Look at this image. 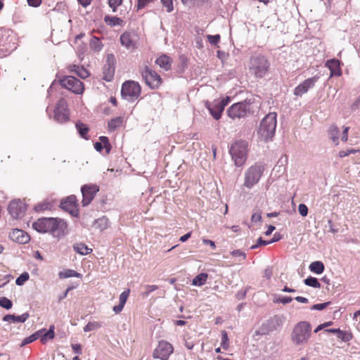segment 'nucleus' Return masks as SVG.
I'll list each match as a JSON object with an SVG mask.
<instances>
[{"instance_id":"1","label":"nucleus","mask_w":360,"mask_h":360,"mask_svg":"<svg viewBox=\"0 0 360 360\" xmlns=\"http://www.w3.org/2000/svg\"><path fill=\"white\" fill-rule=\"evenodd\" d=\"M311 335V326L308 321H300L293 328L291 340L295 345H306Z\"/></svg>"},{"instance_id":"2","label":"nucleus","mask_w":360,"mask_h":360,"mask_svg":"<svg viewBox=\"0 0 360 360\" xmlns=\"http://www.w3.org/2000/svg\"><path fill=\"white\" fill-rule=\"evenodd\" d=\"M276 117V112H269L262 119L257 131L260 139L269 141L274 137L277 124Z\"/></svg>"},{"instance_id":"3","label":"nucleus","mask_w":360,"mask_h":360,"mask_svg":"<svg viewBox=\"0 0 360 360\" xmlns=\"http://www.w3.org/2000/svg\"><path fill=\"white\" fill-rule=\"evenodd\" d=\"M265 167L260 163H255L249 167L244 172L243 187L248 190L256 186L262 179Z\"/></svg>"},{"instance_id":"4","label":"nucleus","mask_w":360,"mask_h":360,"mask_svg":"<svg viewBox=\"0 0 360 360\" xmlns=\"http://www.w3.org/2000/svg\"><path fill=\"white\" fill-rule=\"evenodd\" d=\"M270 63L267 58L262 55L253 56L248 64L250 74L256 78L264 77L269 71Z\"/></svg>"},{"instance_id":"5","label":"nucleus","mask_w":360,"mask_h":360,"mask_svg":"<svg viewBox=\"0 0 360 360\" xmlns=\"http://www.w3.org/2000/svg\"><path fill=\"white\" fill-rule=\"evenodd\" d=\"M248 143L245 141H237L230 148L229 153L235 165L240 167L247 160Z\"/></svg>"},{"instance_id":"6","label":"nucleus","mask_w":360,"mask_h":360,"mask_svg":"<svg viewBox=\"0 0 360 360\" xmlns=\"http://www.w3.org/2000/svg\"><path fill=\"white\" fill-rule=\"evenodd\" d=\"M9 30L0 28V57H4L10 54L16 49L14 42V36Z\"/></svg>"},{"instance_id":"7","label":"nucleus","mask_w":360,"mask_h":360,"mask_svg":"<svg viewBox=\"0 0 360 360\" xmlns=\"http://www.w3.org/2000/svg\"><path fill=\"white\" fill-rule=\"evenodd\" d=\"M251 104L250 100H245L242 102L234 103L229 108L227 114L233 120L245 117L250 112Z\"/></svg>"},{"instance_id":"8","label":"nucleus","mask_w":360,"mask_h":360,"mask_svg":"<svg viewBox=\"0 0 360 360\" xmlns=\"http://www.w3.org/2000/svg\"><path fill=\"white\" fill-rule=\"evenodd\" d=\"M143 80L150 89H156L161 84L160 76L148 65H144L141 69Z\"/></svg>"},{"instance_id":"9","label":"nucleus","mask_w":360,"mask_h":360,"mask_svg":"<svg viewBox=\"0 0 360 360\" xmlns=\"http://www.w3.org/2000/svg\"><path fill=\"white\" fill-rule=\"evenodd\" d=\"M121 94L123 98L134 101L141 94V87L138 82L128 81L122 84Z\"/></svg>"},{"instance_id":"10","label":"nucleus","mask_w":360,"mask_h":360,"mask_svg":"<svg viewBox=\"0 0 360 360\" xmlns=\"http://www.w3.org/2000/svg\"><path fill=\"white\" fill-rule=\"evenodd\" d=\"M61 86L76 94H82L84 91V84L72 76H67L60 80Z\"/></svg>"},{"instance_id":"11","label":"nucleus","mask_w":360,"mask_h":360,"mask_svg":"<svg viewBox=\"0 0 360 360\" xmlns=\"http://www.w3.org/2000/svg\"><path fill=\"white\" fill-rule=\"evenodd\" d=\"M173 352V346L169 342L165 340H161L153 351V356L154 359L167 360Z\"/></svg>"},{"instance_id":"12","label":"nucleus","mask_w":360,"mask_h":360,"mask_svg":"<svg viewBox=\"0 0 360 360\" xmlns=\"http://www.w3.org/2000/svg\"><path fill=\"white\" fill-rule=\"evenodd\" d=\"M26 210V204L20 199H15L11 200L8 207V211L9 214L14 219L22 217Z\"/></svg>"},{"instance_id":"13","label":"nucleus","mask_w":360,"mask_h":360,"mask_svg":"<svg viewBox=\"0 0 360 360\" xmlns=\"http://www.w3.org/2000/svg\"><path fill=\"white\" fill-rule=\"evenodd\" d=\"M77 200L75 195H70L60 202V207L72 217H77L79 213Z\"/></svg>"},{"instance_id":"14","label":"nucleus","mask_w":360,"mask_h":360,"mask_svg":"<svg viewBox=\"0 0 360 360\" xmlns=\"http://www.w3.org/2000/svg\"><path fill=\"white\" fill-rule=\"evenodd\" d=\"M54 119L59 123H63L69 120L67 102L64 98H60L54 110Z\"/></svg>"},{"instance_id":"15","label":"nucleus","mask_w":360,"mask_h":360,"mask_svg":"<svg viewBox=\"0 0 360 360\" xmlns=\"http://www.w3.org/2000/svg\"><path fill=\"white\" fill-rule=\"evenodd\" d=\"M99 188L96 184L84 185L81 188L83 199L82 200L84 207L87 206L94 198L98 192Z\"/></svg>"},{"instance_id":"16","label":"nucleus","mask_w":360,"mask_h":360,"mask_svg":"<svg viewBox=\"0 0 360 360\" xmlns=\"http://www.w3.org/2000/svg\"><path fill=\"white\" fill-rule=\"evenodd\" d=\"M120 43L128 50L137 49L138 37L134 33L124 32L120 36Z\"/></svg>"},{"instance_id":"17","label":"nucleus","mask_w":360,"mask_h":360,"mask_svg":"<svg viewBox=\"0 0 360 360\" xmlns=\"http://www.w3.org/2000/svg\"><path fill=\"white\" fill-rule=\"evenodd\" d=\"M319 78V76H314L305 79L297 87H295V89H294V94L295 96H302L304 94L307 93L310 89L314 86Z\"/></svg>"},{"instance_id":"18","label":"nucleus","mask_w":360,"mask_h":360,"mask_svg":"<svg viewBox=\"0 0 360 360\" xmlns=\"http://www.w3.org/2000/svg\"><path fill=\"white\" fill-rule=\"evenodd\" d=\"M115 75V58L112 54L107 56L106 63L103 66V79L110 82Z\"/></svg>"},{"instance_id":"19","label":"nucleus","mask_w":360,"mask_h":360,"mask_svg":"<svg viewBox=\"0 0 360 360\" xmlns=\"http://www.w3.org/2000/svg\"><path fill=\"white\" fill-rule=\"evenodd\" d=\"M9 237L12 240L19 244H26L30 240L29 234L26 231L19 229H13V231L10 233Z\"/></svg>"},{"instance_id":"20","label":"nucleus","mask_w":360,"mask_h":360,"mask_svg":"<svg viewBox=\"0 0 360 360\" xmlns=\"http://www.w3.org/2000/svg\"><path fill=\"white\" fill-rule=\"evenodd\" d=\"M283 323V319L279 316H274L269 319L266 323H263L262 328L266 332L273 331L280 328Z\"/></svg>"},{"instance_id":"21","label":"nucleus","mask_w":360,"mask_h":360,"mask_svg":"<svg viewBox=\"0 0 360 360\" xmlns=\"http://www.w3.org/2000/svg\"><path fill=\"white\" fill-rule=\"evenodd\" d=\"M206 107L215 120H219L221 117L224 108L223 104L219 103V100H215L212 103H206Z\"/></svg>"},{"instance_id":"22","label":"nucleus","mask_w":360,"mask_h":360,"mask_svg":"<svg viewBox=\"0 0 360 360\" xmlns=\"http://www.w3.org/2000/svg\"><path fill=\"white\" fill-rule=\"evenodd\" d=\"M32 225H67V222L58 217H42L33 222Z\"/></svg>"},{"instance_id":"23","label":"nucleus","mask_w":360,"mask_h":360,"mask_svg":"<svg viewBox=\"0 0 360 360\" xmlns=\"http://www.w3.org/2000/svg\"><path fill=\"white\" fill-rule=\"evenodd\" d=\"M326 66L330 70V77L340 76L341 70L340 68V61L337 59L328 60Z\"/></svg>"},{"instance_id":"24","label":"nucleus","mask_w":360,"mask_h":360,"mask_svg":"<svg viewBox=\"0 0 360 360\" xmlns=\"http://www.w3.org/2000/svg\"><path fill=\"white\" fill-rule=\"evenodd\" d=\"M30 315L28 313H24L20 316H15L14 314H8L4 316L3 321L6 322H13V323H24L29 318Z\"/></svg>"},{"instance_id":"25","label":"nucleus","mask_w":360,"mask_h":360,"mask_svg":"<svg viewBox=\"0 0 360 360\" xmlns=\"http://www.w3.org/2000/svg\"><path fill=\"white\" fill-rule=\"evenodd\" d=\"M68 69L70 72L75 73L77 76L82 79H85L89 76V72L83 66L70 65Z\"/></svg>"},{"instance_id":"26","label":"nucleus","mask_w":360,"mask_h":360,"mask_svg":"<svg viewBox=\"0 0 360 360\" xmlns=\"http://www.w3.org/2000/svg\"><path fill=\"white\" fill-rule=\"evenodd\" d=\"M171 59L166 55L160 56L155 60L156 64L165 70H168L171 68Z\"/></svg>"},{"instance_id":"27","label":"nucleus","mask_w":360,"mask_h":360,"mask_svg":"<svg viewBox=\"0 0 360 360\" xmlns=\"http://www.w3.org/2000/svg\"><path fill=\"white\" fill-rule=\"evenodd\" d=\"M49 233L56 238H60L67 233V226H50Z\"/></svg>"},{"instance_id":"28","label":"nucleus","mask_w":360,"mask_h":360,"mask_svg":"<svg viewBox=\"0 0 360 360\" xmlns=\"http://www.w3.org/2000/svg\"><path fill=\"white\" fill-rule=\"evenodd\" d=\"M73 249L81 255H87L92 251V249L89 248L86 245L82 243H75L73 245Z\"/></svg>"},{"instance_id":"29","label":"nucleus","mask_w":360,"mask_h":360,"mask_svg":"<svg viewBox=\"0 0 360 360\" xmlns=\"http://www.w3.org/2000/svg\"><path fill=\"white\" fill-rule=\"evenodd\" d=\"M76 129L79 134L80 136L86 140H89V137L88 136L89 132V127L86 124L82 123V122H77L76 123Z\"/></svg>"},{"instance_id":"30","label":"nucleus","mask_w":360,"mask_h":360,"mask_svg":"<svg viewBox=\"0 0 360 360\" xmlns=\"http://www.w3.org/2000/svg\"><path fill=\"white\" fill-rule=\"evenodd\" d=\"M43 331L41 334H40L39 338H41V342L44 344L48 340H51L54 338V326H52L49 328V330H46L45 329L41 330Z\"/></svg>"},{"instance_id":"31","label":"nucleus","mask_w":360,"mask_h":360,"mask_svg":"<svg viewBox=\"0 0 360 360\" xmlns=\"http://www.w3.org/2000/svg\"><path fill=\"white\" fill-rule=\"evenodd\" d=\"M309 269L315 274H321L324 271V265L322 262L316 261L310 264Z\"/></svg>"},{"instance_id":"32","label":"nucleus","mask_w":360,"mask_h":360,"mask_svg":"<svg viewBox=\"0 0 360 360\" xmlns=\"http://www.w3.org/2000/svg\"><path fill=\"white\" fill-rule=\"evenodd\" d=\"M123 117H117L114 119H112L108 122V129L110 131H115L116 129L120 127L123 124Z\"/></svg>"},{"instance_id":"33","label":"nucleus","mask_w":360,"mask_h":360,"mask_svg":"<svg viewBox=\"0 0 360 360\" xmlns=\"http://www.w3.org/2000/svg\"><path fill=\"white\" fill-rule=\"evenodd\" d=\"M53 207V202L49 200H45L41 202L38 203L34 207L36 212H41L44 210H51Z\"/></svg>"},{"instance_id":"34","label":"nucleus","mask_w":360,"mask_h":360,"mask_svg":"<svg viewBox=\"0 0 360 360\" xmlns=\"http://www.w3.org/2000/svg\"><path fill=\"white\" fill-rule=\"evenodd\" d=\"M339 129L337 126L332 125L328 130V135L330 139L336 144H338Z\"/></svg>"},{"instance_id":"35","label":"nucleus","mask_w":360,"mask_h":360,"mask_svg":"<svg viewBox=\"0 0 360 360\" xmlns=\"http://www.w3.org/2000/svg\"><path fill=\"white\" fill-rule=\"evenodd\" d=\"M207 278V274L201 273L193 279L192 284L195 286H201L205 283Z\"/></svg>"},{"instance_id":"36","label":"nucleus","mask_w":360,"mask_h":360,"mask_svg":"<svg viewBox=\"0 0 360 360\" xmlns=\"http://www.w3.org/2000/svg\"><path fill=\"white\" fill-rule=\"evenodd\" d=\"M89 45L90 48L95 52H99L103 46L100 39L96 37L91 39Z\"/></svg>"},{"instance_id":"37","label":"nucleus","mask_w":360,"mask_h":360,"mask_svg":"<svg viewBox=\"0 0 360 360\" xmlns=\"http://www.w3.org/2000/svg\"><path fill=\"white\" fill-rule=\"evenodd\" d=\"M104 20L106 24L111 27L120 25L123 22V20L120 18L111 16H105Z\"/></svg>"},{"instance_id":"38","label":"nucleus","mask_w":360,"mask_h":360,"mask_svg":"<svg viewBox=\"0 0 360 360\" xmlns=\"http://www.w3.org/2000/svg\"><path fill=\"white\" fill-rule=\"evenodd\" d=\"M81 276V274L72 269H67L64 271H60L59 273V277L63 278H70V277H77L79 278Z\"/></svg>"},{"instance_id":"39","label":"nucleus","mask_w":360,"mask_h":360,"mask_svg":"<svg viewBox=\"0 0 360 360\" xmlns=\"http://www.w3.org/2000/svg\"><path fill=\"white\" fill-rule=\"evenodd\" d=\"M304 283L306 285L314 288H319L321 287V284L319 282L316 278L309 276L306 279L304 280Z\"/></svg>"},{"instance_id":"40","label":"nucleus","mask_w":360,"mask_h":360,"mask_svg":"<svg viewBox=\"0 0 360 360\" xmlns=\"http://www.w3.org/2000/svg\"><path fill=\"white\" fill-rule=\"evenodd\" d=\"M101 327V324L98 322H89L84 328V332H89L91 330H97L98 328Z\"/></svg>"},{"instance_id":"41","label":"nucleus","mask_w":360,"mask_h":360,"mask_svg":"<svg viewBox=\"0 0 360 360\" xmlns=\"http://www.w3.org/2000/svg\"><path fill=\"white\" fill-rule=\"evenodd\" d=\"M43 331H37L35 333L31 335L30 336L26 338L22 341V345L30 344L39 338L40 334H41Z\"/></svg>"},{"instance_id":"42","label":"nucleus","mask_w":360,"mask_h":360,"mask_svg":"<svg viewBox=\"0 0 360 360\" xmlns=\"http://www.w3.org/2000/svg\"><path fill=\"white\" fill-rule=\"evenodd\" d=\"M338 338L341 339L344 342H348L352 338V335L351 333L343 331L340 329L338 334Z\"/></svg>"},{"instance_id":"43","label":"nucleus","mask_w":360,"mask_h":360,"mask_svg":"<svg viewBox=\"0 0 360 360\" xmlns=\"http://www.w3.org/2000/svg\"><path fill=\"white\" fill-rule=\"evenodd\" d=\"M231 255L233 257L238 258L239 262H242L246 259L245 252L240 250H234L232 252H231Z\"/></svg>"},{"instance_id":"44","label":"nucleus","mask_w":360,"mask_h":360,"mask_svg":"<svg viewBox=\"0 0 360 360\" xmlns=\"http://www.w3.org/2000/svg\"><path fill=\"white\" fill-rule=\"evenodd\" d=\"M0 306L6 309H10L13 306V303L6 297H0Z\"/></svg>"},{"instance_id":"45","label":"nucleus","mask_w":360,"mask_h":360,"mask_svg":"<svg viewBox=\"0 0 360 360\" xmlns=\"http://www.w3.org/2000/svg\"><path fill=\"white\" fill-rule=\"evenodd\" d=\"M30 278L29 274L25 272L22 274L19 277H18L15 280V283L17 285H22L24 284L25 281H27Z\"/></svg>"},{"instance_id":"46","label":"nucleus","mask_w":360,"mask_h":360,"mask_svg":"<svg viewBox=\"0 0 360 360\" xmlns=\"http://www.w3.org/2000/svg\"><path fill=\"white\" fill-rule=\"evenodd\" d=\"M220 35L219 34H215V35H210V34H208L207 35V41H209V43L212 45H217L218 43L220 41Z\"/></svg>"},{"instance_id":"47","label":"nucleus","mask_w":360,"mask_h":360,"mask_svg":"<svg viewBox=\"0 0 360 360\" xmlns=\"http://www.w3.org/2000/svg\"><path fill=\"white\" fill-rule=\"evenodd\" d=\"M221 346L224 349H227L229 347V338L227 333L225 330L221 331Z\"/></svg>"},{"instance_id":"48","label":"nucleus","mask_w":360,"mask_h":360,"mask_svg":"<svg viewBox=\"0 0 360 360\" xmlns=\"http://www.w3.org/2000/svg\"><path fill=\"white\" fill-rule=\"evenodd\" d=\"M129 293H130V290L127 289V290H124L120 294V297H119L120 304L124 306V304L129 297Z\"/></svg>"},{"instance_id":"49","label":"nucleus","mask_w":360,"mask_h":360,"mask_svg":"<svg viewBox=\"0 0 360 360\" xmlns=\"http://www.w3.org/2000/svg\"><path fill=\"white\" fill-rule=\"evenodd\" d=\"M145 288L146 291L143 292L141 295L143 297H146L150 294V292H152L154 290H156L158 288V285H147L145 286Z\"/></svg>"},{"instance_id":"50","label":"nucleus","mask_w":360,"mask_h":360,"mask_svg":"<svg viewBox=\"0 0 360 360\" xmlns=\"http://www.w3.org/2000/svg\"><path fill=\"white\" fill-rule=\"evenodd\" d=\"M160 1L162 6L166 8L168 13H170L173 11L174 6L172 0H160Z\"/></svg>"},{"instance_id":"51","label":"nucleus","mask_w":360,"mask_h":360,"mask_svg":"<svg viewBox=\"0 0 360 360\" xmlns=\"http://www.w3.org/2000/svg\"><path fill=\"white\" fill-rule=\"evenodd\" d=\"M122 3V0H108L109 6L112 8L113 12H115L117 8Z\"/></svg>"},{"instance_id":"52","label":"nucleus","mask_w":360,"mask_h":360,"mask_svg":"<svg viewBox=\"0 0 360 360\" xmlns=\"http://www.w3.org/2000/svg\"><path fill=\"white\" fill-rule=\"evenodd\" d=\"M360 153V150L359 149L356 150V149H349V150H341L340 151L339 153V156L340 158H345L350 154H354V153Z\"/></svg>"},{"instance_id":"53","label":"nucleus","mask_w":360,"mask_h":360,"mask_svg":"<svg viewBox=\"0 0 360 360\" xmlns=\"http://www.w3.org/2000/svg\"><path fill=\"white\" fill-rule=\"evenodd\" d=\"M269 244H271L270 240H264L262 239V238L260 237L258 238L257 243L255 245H252L250 248L253 250L257 248L261 245H266Z\"/></svg>"},{"instance_id":"54","label":"nucleus","mask_w":360,"mask_h":360,"mask_svg":"<svg viewBox=\"0 0 360 360\" xmlns=\"http://www.w3.org/2000/svg\"><path fill=\"white\" fill-rule=\"evenodd\" d=\"M330 302L321 303V304H316L311 307V310H323L326 309L329 304Z\"/></svg>"},{"instance_id":"55","label":"nucleus","mask_w":360,"mask_h":360,"mask_svg":"<svg viewBox=\"0 0 360 360\" xmlns=\"http://www.w3.org/2000/svg\"><path fill=\"white\" fill-rule=\"evenodd\" d=\"M298 210L300 214L303 217H305L308 213V207L304 204H300L298 207Z\"/></svg>"},{"instance_id":"56","label":"nucleus","mask_w":360,"mask_h":360,"mask_svg":"<svg viewBox=\"0 0 360 360\" xmlns=\"http://www.w3.org/2000/svg\"><path fill=\"white\" fill-rule=\"evenodd\" d=\"M292 300V298L291 297H284L282 298H279L276 300H274L275 302L277 303H282L283 304H286L290 303Z\"/></svg>"},{"instance_id":"57","label":"nucleus","mask_w":360,"mask_h":360,"mask_svg":"<svg viewBox=\"0 0 360 360\" xmlns=\"http://www.w3.org/2000/svg\"><path fill=\"white\" fill-rule=\"evenodd\" d=\"M39 233H49L50 231V226H32Z\"/></svg>"},{"instance_id":"58","label":"nucleus","mask_w":360,"mask_h":360,"mask_svg":"<svg viewBox=\"0 0 360 360\" xmlns=\"http://www.w3.org/2000/svg\"><path fill=\"white\" fill-rule=\"evenodd\" d=\"M262 219V216L259 212H255L252 215L251 220L253 223L260 222Z\"/></svg>"},{"instance_id":"59","label":"nucleus","mask_w":360,"mask_h":360,"mask_svg":"<svg viewBox=\"0 0 360 360\" xmlns=\"http://www.w3.org/2000/svg\"><path fill=\"white\" fill-rule=\"evenodd\" d=\"M108 223V219L105 217L98 218L95 221L96 225H107Z\"/></svg>"},{"instance_id":"60","label":"nucleus","mask_w":360,"mask_h":360,"mask_svg":"<svg viewBox=\"0 0 360 360\" xmlns=\"http://www.w3.org/2000/svg\"><path fill=\"white\" fill-rule=\"evenodd\" d=\"M248 288H245V290H239L237 294L236 295V297L238 300H243L247 294Z\"/></svg>"},{"instance_id":"61","label":"nucleus","mask_w":360,"mask_h":360,"mask_svg":"<svg viewBox=\"0 0 360 360\" xmlns=\"http://www.w3.org/2000/svg\"><path fill=\"white\" fill-rule=\"evenodd\" d=\"M152 0H138L137 9H141L144 8L149 2Z\"/></svg>"},{"instance_id":"62","label":"nucleus","mask_w":360,"mask_h":360,"mask_svg":"<svg viewBox=\"0 0 360 360\" xmlns=\"http://www.w3.org/2000/svg\"><path fill=\"white\" fill-rule=\"evenodd\" d=\"M29 6L32 7H38L41 4V0H27Z\"/></svg>"},{"instance_id":"63","label":"nucleus","mask_w":360,"mask_h":360,"mask_svg":"<svg viewBox=\"0 0 360 360\" xmlns=\"http://www.w3.org/2000/svg\"><path fill=\"white\" fill-rule=\"evenodd\" d=\"M209 2V0H193V6H201Z\"/></svg>"},{"instance_id":"64","label":"nucleus","mask_w":360,"mask_h":360,"mask_svg":"<svg viewBox=\"0 0 360 360\" xmlns=\"http://www.w3.org/2000/svg\"><path fill=\"white\" fill-rule=\"evenodd\" d=\"M72 349L75 354H80L82 353V347L79 344L72 345Z\"/></svg>"}]
</instances>
